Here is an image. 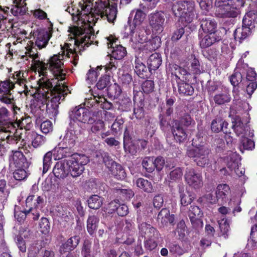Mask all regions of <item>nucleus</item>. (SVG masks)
Returning a JSON list of instances; mask_svg holds the SVG:
<instances>
[{"label": "nucleus", "mask_w": 257, "mask_h": 257, "mask_svg": "<svg viewBox=\"0 0 257 257\" xmlns=\"http://www.w3.org/2000/svg\"><path fill=\"white\" fill-rule=\"evenodd\" d=\"M69 41L73 42V46L70 43H66L61 47V53L51 57L47 62H44L40 58V55L33 47H27L26 54L31 59V67L37 71L41 76H46L49 70L54 78L51 80L47 78H42L39 81V87L34 96L40 108L45 107L46 111L52 116L58 112V108L60 100H63L68 94V89L64 81L66 71L64 69V60L65 57H70L77 51H81L86 46L91 45L95 35L86 32L81 27L73 26L69 28Z\"/></svg>", "instance_id": "1"}, {"label": "nucleus", "mask_w": 257, "mask_h": 257, "mask_svg": "<svg viewBox=\"0 0 257 257\" xmlns=\"http://www.w3.org/2000/svg\"><path fill=\"white\" fill-rule=\"evenodd\" d=\"M84 6H82L83 15L80 16V21L87 24V27H89L90 24L95 23L99 18L110 23H113L116 19L117 5L110 4L109 0H98L95 3L94 9L90 4Z\"/></svg>", "instance_id": "2"}, {"label": "nucleus", "mask_w": 257, "mask_h": 257, "mask_svg": "<svg viewBox=\"0 0 257 257\" xmlns=\"http://www.w3.org/2000/svg\"><path fill=\"white\" fill-rule=\"evenodd\" d=\"M84 155L74 154L64 161L58 162L54 166L53 173L59 179H64L69 174L73 177L79 176L84 171V166L89 162Z\"/></svg>", "instance_id": "3"}, {"label": "nucleus", "mask_w": 257, "mask_h": 257, "mask_svg": "<svg viewBox=\"0 0 257 257\" xmlns=\"http://www.w3.org/2000/svg\"><path fill=\"white\" fill-rule=\"evenodd\" d=\"M126 33L131 37V41L135 44H144L147 49L151 51L158 49L161 44V39L159 37H155L152 40L149 38L150 31L145 27H140L133 30H127Z\"/></svg>", "instance_id": "4"}, {"label": "nucleus", "mask_w": 257, "mask_h": 257, "mask_svg": "<svg viewBox=\"0 0 257 257\" xmlns=\"http://www.w3.org/2000/svg\"><path fill=\"white\" fill-rule=\"evenodd\" d=\"M244 3L243 0H216L215 14L219 18H235Z\"/></svg>", "instance_id": "5"}, {"label": "nucleus", "mask_w": 257, "mask_h": 257, "mask_svg": "<svg viewBox=\"0 0 257 257\" xmlns=\"http://www.w3.org/2000/svg\"><path fill=\"white\" fill-rule=\"evenodd\" d=\"M195 4L190 1H179L173 4L172 12L183 26L190 23L195 18Z\"/></svg>", "instance_id": "6"}, {"label": "nucleus", "mask_w": 257, "mask_h": 257, "mask_svg": "<svg viewBox=\"0 0 257 257\" xmlns=\"http://www.w3.org/2000/svg\"><path fill=\"white\" fill-rule=\"evenodd\" d=\"M39 190L37 185H34L32 187L29 195L26 199V205L29 207L28 212H32V217L37 220L39 217V212L37 209L44 202V199L38 195L37 193Z\"/></svg>", "instance_id": "7"}, {"label": "nucleus", "mask_w": 257, "mask_h": 257, "mask_svg": "<svg viewBox=\"0 0 257 257\" xmlns=\"http://www.w3.org/2000/svg\"><path fill=\"white\" fill-rule=\"evenodd\" d=\"M209 149L204 146H199L187 151L188 156L193 158L197 165L200 167H205L209 164Z\"/></svg>", "instance_id": "8"}, {"label": "nucleus", "mask_w": 257, "mask_h": 257, "mask_svg": "<svg viewBox=\"0 0 257 257\" xmlns=\"http://www.w3.org/2000/svg\"><path fill=\"white\" fill-rule=\"evenodd\" d=\"M15 87V83L10 79L0 80V101L2 103L13 104L15 100L12 91Z\"/></svg>", "instance_id": "9"}, {"label": "nucleus", "mask_w": 257, "mask_h": 257, "mask_svg": "<svg viewBox=\"0 0 257 257\" xmlns=\"http://www.w3.org/2000/svg\"><path fill=\"white\" fill-rule=\"evenodd\" d=\"M102 157L105 166L115 178L123 180L125 178L126 174L120 165L111 159L107 154H104Z\"/></svg>", "instance_id": "10"}, {"label": "nucleus", "mask_w": 257, "mask_h": 257, "mask_svg": "<svg viewBox=\"0 0 257 257\" xmlns=\"http://www.w3.org/2000/svg\"><path fill=\"white\" fill-rule=\"evenodd\" d=\"M149 24L156 34L161 33L164 28L165 14L163 12L151 14L149 17Z\"/></svg>", "instance_id": "11"}, {"label": "nucleus", "mask_w": 257, "mask_h": 257, "mask_svg": "<svg viewBox=\"0 0 257 257\" xmlns=\"http://www.w3.org/2000/svg\"><path fill=\"white\" fill-rule=\"evenodd\" d=\"M16 131V126L12 122L0 126V141H6L9 144L17 143L18 137L15 136Z\"/></svg>", "instance_id": "12"}, {"label": "nucleus", "mask_w": 257, "mask_h": 257, "mask_svg": "<svg viewBox=\"0 0 257 257\" xmlns=\"http://www.w3.org/2000/svg\"><path fill=\"white\" fill-rule=\"evenodd\" d=\"M185 179L186 182L194 189H199L203 184L201 173L193 169L187 170L185 174Z\"/></svg>", "instance_id": "13"}, {"label": "nucleus", "mask_w": 257, "mask_h": 257, "mask_svg": "<svg viewBox=\"0 0 257 257\" xmlns=\"http://www.w3.org/2000/svg\"><path fill=\"white\" fill-rule=\"evenodd\" d=\"M107 44L108 48H112L111 57L116 60L122 59L126 54V51L124 47L121 45H116V39L112 36L107 38Z\"/></svg>", "instance_id": "14"}, {"label": "nucleus", "mask_w": 257, "mask_h": 257, "mask_svg": "<svg viewBox=\"0 0 257 257\" xmlns=\"http://www.w3.org/2000/svg\"><path fill=\"white\" fill-rule=\"evenodd\" d=\"M70 117L74 120L82 123H92L93 119L90 117L89 111L84 107H75L70 114Z\"/></svg>", "instance_id": "15"}, {"label": "nucleus", "mask_w": 257, "mask_h": 257, "mask_svg": "<svg viewBox=\"0 0 257 257\" xmlns=\"http://www.w3.org/2000/svg\"><path fill=\"white\" fill-rule=\"evenodd\" d=\"M202 214L200 209L198 206H191L188 215L194 227L199 228L203 227V222L201 219Z\"/></svg>", "instance_id": "16"}, {"label": "nucleus", "mask_w": 257, "mask_h": 257, "mask_svg": "<svg viewBox=\"0 0 257 257\" xmlns=\"http://www.w3.org/2000/svg\"><path fill=\"white\" fill-rule=\"evenodd\" d=\"M169 71L171 72L172 75L174 76V79L176 82L178 81H188V76L190 73L185 69L182 68L177 65L173 64L169 66Z\"/></svg>", "instance_id": "17"}, {"label": "nucleus", "mask_w": 257, "mask_h": 257, "mask_svg": "<svg viewBox=\"0 0 257 257\" xmlns=\"http://www.w3.org/2000/svg\"><path fill=\"white\" fill-rule=\"evenodd\" d=\"M10 165L12 168H27L26 159L20 151H15L10 158Z\"/></svg>", "instance_id": "18"}, {"label": "nucleus", "mask_w": 257, "mask_h": 257, "mask_svg": "<svg viewBox=\"0 0 257 257\" xmlns=\"http://www.w3.org/2000/svg\"><path fill=\"white\" fill-rule=\"evenodd\" d=\"M240 158L239 155L236 153H231L229 157L226 159V165L227 168L230 172L234 171L238 176L241 175L243 173L242 171H239V167L240 165Z\"/></svg>", "instance_id": "19"}, {"label": "nucleus", "mask_w": 257, "mask_h": 257, "mask_svg": "<svg viewBox=\"0 0 257 257\" xmlns=\"http://www.w3.org/2000/svg\"><path fill=\"white\" fill-rule=\"evenodd\" d=\"M135 12V11H133L131 12V14H133ZM146 17V14L140 10H137L135 11V15L134 17L133 21L132 23L131 22V20L129 19L128 21V26L125 27V30H131L132 31L134 29L140 27H144L142 26V24L145 20Z\"/></svg>", "instance_id": "20"}, {"label": "nucleus", "mask_w": 257, "mask_h": 257, "mask_svg": "<svg viewBox=\"0 0 257 257\" xmlns=\"http://www.w3.org/2000/svg\"><path fill=\"white\" fill-rule=\"evenodd\" d=\"M200 38V45L202 48L209 47L219 39L215 33H201Z\"/></svg>", "instance_id": "21"}, {"label": "nucleus", "mask_w": 257, "mask_h": 257, "mask_svg": "<svg viewBox=\"0 0 257 257\" xmlns=\"http://www.w3.org/2000/svg\"><path fill=\"white\" fill-rule=\"evenodd\" d=\"M215 103L218 105L225 104L231 100V96L228 89L222 88L220 92H217L213 97Z\"/></svg>", "instance_id": "22"}, {"label": "nucleus", "mask_w": 257, "mask_h": 257, "mask_svg": "<svg viewBox=\"0 0 257 257\" xmlns=\"http://www.w3.org/2000/svg\"><path fill=\"white\" fill-rule=\"evenodd\" d=\"M232 123V128L237 136H241L242 138L246 135V131L248 128L246 123L244 124L238 117L234 118Z\"/></svg>", "instance_id": "23"}, {"label": "nucleus", "mask_w": 257, "mask_h": 257, "mask_svg": "<svg viewBox=\"0 0 257 257\" xmlns=\"http://www.w3.org/2000/svg\"><path fill=\"white\" fill-rule=\"evenodd\" d=\"M50 38L49 32L48 31H40L36 36L35 45L40 49L46 46Z\"/></svg>", "instance_id": "24"}, {"label": "nucleus", "mask_w": 257, "mask_h": 257, "mask_svg": "<svg viewBox=\"0 0 257 257\" xmlns=\"http://www.w3.org/2000/svg\"><path fill=\"white\" fill-rule=\"evenodd\" d=\"M215 193L217 200L226 201L230 194V187L225 184H219L216 188Z\"/></svg>", "instance_id": "25"}, {"label": "nucleus", "mask_w": 257, "mask_h": 257, "mask_svg": "<svg viewBox=\"0 0 257 257\" xmlns=\"http://www.w3.org/2000/svg\"><path fill=\"white\" fill-rule=\"evenodd\" d=\"M51 152H52L54 158L56 160H59L69 156L71 154V152L69 150V149L66 147L59 146V144L58 147H55Z\"/></svg>", "instance_id": "26"}, {"label": "nucleus", "mask_w": 257, "mask_h": 257, "mask_svg": "<svg viewBox=\"0 0 257 257\" xmlns=\"http://www.w3.org/2000/svg\"><path fill=\"white\" fill-rule=\"evenodd\" d=\"M162 63V59L159 54H152L147 61L148 68L150 72L157 70Z\"/></svg>", "instance_id": "27"}, {"label": "nucleus", "mask_w": 257, "mask_h": 257, "mask_svg": "<svg viewBox=\"0 0 257 257\" xmlns=\"http://www.w3.org/2000/svg\"><path fill=\"white\" fill-rule=\"evenodd\" d=\"M76 138L73 132L68 131L66 133L62 142L59 143V146L66 147L71 151V148L75 145Z\"/></svg>", "instance_id": "28"}, {"label": "nucleus", "mask_w": 257, "mask_h": 257, "mask_svg": "<svg viewBox=\"0 0 257 257\" xmlns=\"http://www.w3.org/2000/svg\"><path fill=\"white\" fill-rule=\"evenodd\" d=\"M140 230L142 235L146 238L155 237L158 235L157 230L151 225L146 223H143L140 226Z\"/></svg>", "instance_id": "29"}, {"label": "nucleus", "mask_w": 257, "mask_h": 257, "mask_svg": "<svg viewBox=\"0 0 257 257\" xmlns=\"http://www.w3.org/2000/svg\"><path fill=\"white\" fill-rule=\"evenodd\" d=\"M172 133L175 140L179 143L183 142L186 139L185 132L177 122L173 126Z\"/></svg>", "instance_id": "30"}, {"label": "nucleus", "mask_w": 257, "mask_h": 257, "mask_svg": "<svg viewBox=\"0 0 257 257\" xmlns=\"http://www.w3.org/2000/svg\"><path fill=\"white\" fill-rule=\"evenodd\" d=\"M216 24L215 21L210 19H202L201 21V27L203 31V33H215V29Z\"/></svg>", "instance_id": "31"}, {"label": "nucleus", "mask_w": 257, "mask_h": 257, "mask_svg": "<svg viewBox=\"0 0 257 257\" xmlns=\"http://www.w3.org/2000/svg\"><path fill=\"white\" fill-rule=\"evenodd\" d=\"M228 123L220 118L214 119L211 123V128L213 132L218 133L220 131H222L225 133L227 131L225 129L227 127Z\"/></svg>", "instance_id": "32"}, {"label": "nucleus", "mask_w": 257, "mask_h": 257, "mask_svg": "<svg viewBox=\"0 0 257 257\" xmlns=\"http://www.w3.org/2000/svg\"><path fill=\"white\" fill-rule=\"evenodd\" d=\"M256 21L257 15L253 12L250 11L244 16L242 20V25L251 29L254 27V24Z\"/></svg>", "instance_id": "33"}, {"label": "nucleus", "mask_w": 257, "mask_h": 257, "mask_svg": "<svg viewBox=\"0 0 257 257\" xmlns=\"http://www.w3.org/2000/svg\"><path fill=\"white\" fill-rule=\"evenodd\" d=\"M136 184L138 188L147 193H152L154 191L152 183L146 179L140 178L136 180Z\"/></svg>", "instance_id": "34"}, {"label": "nucleus", "mask_w": 257, "mask_h": 257, "mask_svg": "<svg viewBox=\"0 0 257 257\" xmlns=\"http://www.w3.org/2000/svg\"><path fill=\"white\" fill-rule=\"evenodd\" d=\"M103 198L97 195H93L88 199V205L89 208L93 209L99 208L103 203Z\"/></svg>", "instance_id": "35"}, {"label": "nucleus", "mask_w": 257, "mask_h": 257, "mask_svg": "<svg viewBox=\"0 0 257 257\" xmlns=\"http://www.w3.org/2000/svg\"><path fill=\"white\" fill-rule=\"evenodd\" d=\"M251 28L245 26L242 27L241 28H237L234 33V37L235 40H241L246 38L250 34Z\"/></svg>", "instance_id": "36"}, {"label": "nucleus", "mask_w": 257, "mask_h": 257, "mask_svg": "<svg viewBox=\"0 0 257 257\" xmlns=\"http://www.w3.org/2000/svg\"><path fill=\"white\" fill-rule=\"evenodd\" d=\"M99 218L94 216H90L88 217L87 221V229L90 234H92L96 230Z\"/></svg>", "instance_id": "37"}, {"label": "nucleus", "mask_w": 257, "mask_h": 257, "mask_svg": "<svg viewBox=\"0 0 257 257\" xmlns=\"http://www.w3.org/2000/svg\"><path fill=\"white\" fill-rule=\"evenodd\" d=\"M179 191L181 204L184 206L190 204L194 198L187 191L185 192L183 187H180Z\"/></svg>", "instance_id": "38"}, {"label": "nucleus", "mask_w": 257, "mask_h": 257, "mask_svg": "<svg viewBox=\"0 0 257 257\" xmlns=\"http://www.w3.org/2000/svg\"><path fill=\"white\" fill-rule=\"evenodd\" d=\"M178 91L184 95H191L193 92V88L190 84L185 82L178 81Z\"/></svg>", "instance_id": "39"}, {"label": "nucleus", "mask_w": 257, "mask_h": 257, "mask_svg": "<svg viewBox=\"0 0 257 257\" xmlns=\"http://www.w3.org/2000/svg\"><path fill=\"white\" fill-rule=\"evenodd\" d=\"M218 222L221 232V235L224 236V238H226L230 230L228 220L223 218L221 220H218Z\"/></svg>", "instance_id": "40"}, {"label": "nucleus", "mask_w": 257, "mask_h": 257, "mask_svg": "<svg viewBox=\"0 0 257 257\" xmlns=\"http://www.w3.org/2000/svg\"><path fill=\"white\" fill-rule=\"evenodd\" d=\"M31 136L32 144L34 148L41 146L43 145L46 141L45 137L35 132H33L31 134Z\"/></svg>", "instance_id": "41"}, {"label": "nucleus", "mask_w": 257, "mask_h": 257, "mask_svg": "<svg viewBox=\"0 0 257 257\" xmlns=\"http://www.w3.org/2000/svg\"><path fill=\"white\" fill-rule=\"evenodd\" d=\"M108 94L111 97L115 98L119 96L121 92L120 86L116 83L109 85L107 88Z\"/></svg>", "instance_id": "42"}, {"label": "nucleus", "mask_w": 257, "mask_h": 257, "mask_svg": "<svg viewBox=\"0 0 257 257\" xmlns=\"http://www.w3.org/2000/svg\"><path fill=\"white\" fill-rule=\"evenodd\" d=\"M52 152L49 151L43 157V173H46L49 169L52 164Z\"/></svg>", "instance_id": "43"}, {"label": "nucleus", "mask_w": 257, "mask_h": 257, "mask_svg": "<svg viewBox=\"0 0 257 257\" xmlns=\"http://www.w3.org/2000/svg\"><path fill=\"white\" fill-rule=\"evenodd\" d=\"M16 170L13 173L14 178L19 181H22L25 179L28 176V173L26 169L27 168H16Z\"/></svg>", "instance_id": "44"}, {"label": "nucleus", "mask_w": 257, "mask_h": 257, "mask_svg": "<svg viewBox=\"0 0 257 257\" xmlns=\"http://www.w3.org/2000/svg\"><path fill=\"white\" fill-rule=\"evenodd\" d=\"M187 231L186 226L184 221L181 220L178 224L175 233L177 234L179 239H183Z\"/></svg>", "instance_id": "45"}, {"label": "nucleus", "mask_w": 257, "mask_h": 257, "mask_svg": "<svg viewBox=\"0 0 257 257\" xmlns=\"http://www.w3.org/2000/svg\"><path fill=\"white\" fill-rule=\"evenodd\" d=\"M110 77L109 75H105L101 77L96 84V87L98 89L101 90L107 88L110 83Z\"/></svg>", "instance_id": "46"}, {"label": "nucleus", "mask_w": 257, "mask_h": 257, "mask_svg": "<svg viewBox=\"0 0 257 257\" xmlns=\"http://www.w3.org/2000/svg\"><path fill=\"white\" fill-rule=\"evenodd\" d=\"M129 137L127 136V134L125 132L123 137V147L126 151L132 154H134L137 152V148L135 147L134 144L128 145Z\"/></svg>", "instance_id": "47"}, {"label": "nucleus", "mask_w": 257, "mask_h": 257, "mask_svg": "<svg viewBox=\"0 0 257 257\" xmlns=\"http://www.w3.org/2000/svg\"><path fill=\"white\" fill-rule=\"evenodd\" d=\"M41 248V245L38 241L32 243L28 248V257H35Z\"/></svg>", "instance_id": "48"}, {"label": "nucleus", "mask_w": 257, "mask_h": 257, "mask_svg": "<svg viewBox=\"0 0 257 257\" xmlns=\"http://www.w3.org/2000/svg\"><path fill=\"white\" fill-rule=\"evenodd\" d=\"M104 130L105 125L104 122L101 120L95 121L91 127V132L95 134H98Z\"/></svg>", "instance_id": "49"}, {"label": "nucleus", "mask_w": 257, "mask_h": 257, "mask_svg": "<svg viewBox=\"0 0 257 257\" xmlns=\"http://www.w3.org/2000/svg\"><path fill=\"white\" fill-rule=\"evenodd\" d=\"M143 167L148 172H152L154 170V159L153 158H146L142 162Z\"/></svg>", "instance_id": "50"}, {"label": "nucleus", "mask_w": 257, "mask_h": 257, "mask_svg": "<svg viewBox=\"0 0 257 257\" xmlns=\"http://www.w3.org/2000/svg\"><path fill=\"white\" fill-rule=\"evenodd\" d=\"M100 69L101 68L99 67H98L95 70L92 69H90L86 74V80L89 81L90 83L95 82L99 74L98 70Z\"/></svg>", "instance_id": "51"}, {"label": "nucleus", "mask_w": 257, "mask_h": 257, "mask_svg": "<svg viewBox=\"0 0 257 257\" xmlns=\"http://www.w3.org/2000/svg\"><path fill=\"white\" fill-rule=\"evenodd\" d=\"M39 227L42 233L47 234L50 229V225L47 218L43 217L39 223Z\"/></svg>", "instance_id": "52"}, {"label": "nucleus", "mask_w": 257, "mask_h": 257, "mask_svg": "<svg viewBox=\"0 0 257 257\" xmlns=\"http://www.w3.org/2000/svg\"><path fill=\"white\" fill-rule=\"evenodd\" d=\"M17 122L16 124L18 127H20L21 128H25L26 129L30 127L31 125V118L29 117L23 118L21 117L20 119H18V117H16Z\"/></svg>", "instance_id": "53"}, {"label": "nucleus", "mask_w": 257, "mask_h": 257, "mask_svg": "<svg viewBox=\"0 0 257 257\" xmlns=\"http://www.w3.org/2000/svg\"><path fill=\"white\" fill-rule=\"evenodd\" d=\"M192 60L191 62V71L194 74H199L201 73L200 66L198 59L192 56Z\"/></svg>", "instance_id": "54"}, {"label": "nucleus", "mask_w": 257, "mask_h": 257, "mask_svg": "<svg viewBox=\"0 0 257 257\" xmlns=\"http://www.w3.org/2000/svg\"><path fill=\"white\" fill-rule=\"evenodd\" d=\"M118 205L119 202L118 200L112 201L104 207V211L108 214H112L117 211Z\"/></svg>", "instance_id": "55"}, {"label": "nucleus", "mask_w": 257, "mask_h": 257, "mask_svg": "<svg viewBox=\"0 0 257 257\" xmlns=\"http://www.w3.org/2000/svg\"><path fill=\"white\" fill-rule=\"evenodd\" d=\"M169 214V210L166 208L162 209L158 215V219L163 224H166L168 223V217Z\"/></svg>", "instance_id": "56"}, {"label": "nucleus", "mask_w": 257, "mask_h": 257, "mask_svg": "<svg viewBox=\"0 0 257 257\" xmlns=\"http://www.w3.org/2000/svg\"><path fill=\"white\" fill-rule=\"evenodd\" d=\"M90 242L88 240L85 241L84 243L81 252L83 257H94L90 253Z\"/></svg>", "instance_id": "57"}, {"label": "nucleus", "mask_w": 257, "mask_h": 257, "mask_svg": "<svg viewBox=\"0 0 257 257\" xmlns=\"http://www.w3.org/2000/svg\"><path fill=\"white\" fill-rule=\"evenodd\" d=\"M158 236L155 237L148 238V239L145 242V246L149 250H153L157 246V243L155 239Z\"/></svg>", "instance_id": "58"}, {"label": "nucleus", "mask_w": 257, "mask_h": 257, "mask_svg": "<svg viewBox=\"0 0 257 257\" xmlns=\"http://www.w3.org/2000/svg\"><path fill=\"white\" fill-rule=\"evenodd\" d=\"M241 143L244 149L251 150L254 148V143L252 140L244 137L241 138Z\"/></svg>", "instance_id": "59"}, {"label": "nucleus", "mask_w": 257, "mask_h": 257, "mask_svg": "<svg viewBox=\"0 0 257 257\" xmlns=\"http://www.w3.org/2000/svg\"><path fill=\"white\" fill-rule=\"evenodd\" d=\"M40 128L43 133H49L53 130L52 123L50 120L44 121L41 123Z\"/></svg>", "instance_id": "60"}, {"label": "nucleus", "mask_w": 257, "mask_h": 257, "mask_svg": "<svg viewBox=\"0 0 257 257\" xmlns=\"http://www.w3.org/2000/svg\"><path fill=\"white\" fill-rule=\"evenodd\" d=\"M242 80V76L240 72H235L230 77V81L233 86L237 85Z\"/></svg>", "instance_id": "61"}, {"label": "nucleus", "mask_w": 257, "mask_h": 257, "mask_svg": "<svg viewBox=\"0 0 257 257\" xmlns=\"http://www.w3.org/2000/svg\"><path fill=\"white\" fill-rule=\"evenodd\" d=\"M154 82L152 80H146L142 84V89L145 93H149L154 89Z\"/></svg>", "instance_id": "62"}, {"label": "nucleus", "mask_w": 257, "mask_h": 257, "mask_svg": "<svg viewBox=\"0 0 257 257\" xmlns=\"http://www.w3.org/2000/svg\"><path fill=\"white\" fill-rule=\"evenodd\" d=\"M80 240V238L78 236H73L68 239L66 242L65 245H68L73 250L78 244Z\"/></svg>", "instance_id": "63"}, {"label": "nucleus", "mask_w": 257, "mask_h": 257, "mask_svg": "<svg viewBox=\"0 0 257 257\" xmlns=\"http://www.w3.org/2000/svg\"><path fill=\"white\" fill-rule=\"evenodd\" d=\"M80 240V238L78 236H73L68 239L66 242L65 245H68L73 250L78 244Z\"/></svg>", "instance_id": "64"}]
</instances>
